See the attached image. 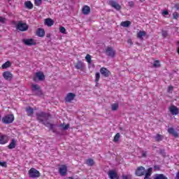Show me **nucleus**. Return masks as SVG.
Instances as JSON below:
<instances>
[{"mask_svg":"<svg viewBox=\"0 0 179 179\" xmlns=\"http://www.w3.org/2000/svg\"><path fill=\"white\" fill-rule=\"evenodd\" d=\"M105 54L110 58H114V57H115L116 52L113 47H108L105 50Z\"/></svg>","mask_w":179,"mask_h":179,"instance_id":"3","label":"nucleus"},{"mask_svg":"<svg viewBox=\"0 0 179 179\" xmlns=\"http://www.w3.org/2000/svg\"><path fill=\"white\" fill-rule=\"evenodd\" d=\"M145 36H146V31H140L137 34V38H139L140 40H143V37H145Z\"/></svg>","mask_w":179,"mask_h":179,"instance_id":"23","label":"nucleus"},{"mask_svg":"<svg viewBox=\"0 0 179 179\" xmlns=\"http://www.w3.org/2000/svg\"><path fill=\"white\" fill-rule=\"evenodd\" d=\"M155 139L157 142H160L163 141V136L161 134H157V136L155 137Z\"/></svg>","mask_w":179,"mask_h":179,"instance_id":"31","label":"nucleus"},{"mask_svg":"<svg viewBox=\"0 0 179 179\" xmlns=\"http://www.w3.org/2000/svg\"><path fill=\"white\" fill-rule=\"evenodd\" d=\"M100 73L104 76V78H108L111 75L110 70H108L106 67L100 69Z\"/></svg>","mask_w":179,"mask_h":179,"instance_id":"13","label":"nucleus"},{"mask_svg":"<svg viewBox=\"0 0 179 179\" xmlns=\"http://www.w3.org/2000/svg\"><path fill=\"white\" fill-rule=\"evenodd\" d=\"M37 79L41 81L44 80V79H45V76H44V73L41 71L36 73V76L35 77H34V81L37 82Z\"/></svg>","mask_w":179,"mask_h":179,"instance_id":"8","label":"nucleus"},{"mask_svg":"<svg viewBox=\"0 0 179 179\" xmlns=\"http://www.w3.org/2000/svg\"><path fill=\"white\" fill-rule=\"evenodd\" d=\"M178 43L179 44V41L178 42Z\"/></svg>","mask_w":179,"mask_h":179,"instance_id":"55","label":"nucleus"},{"mask_svg":"<svg viewBox=\"0 0 179 179\" xmlns=\"http://www.w3.org/2000/svg\"><path fill=\"white\" fill-rule=\"evenodd\" d=\"M10 66V62L7 61L6 63H4L2 66L1 68L3 69H6V68H9Z\"/></svg>","mask_w":179,"mask_h":179,"instance_id":"32","label":"nucleus"},{"mask_svg":"<svg viewBox=\"0 0 179 179\" xmlns=\"http://www.w3.org/2000/svg\"><path fill=\"white\" fill-rule=\"evenodd\" d=\"M160 66V62L159 60H156L154 62L153 67L154 68H159Z\"/></svg>","mask_w":179,"mask_h":179,"instance_id":"37","label":"nucleus"},{"mask_svg":"<svg viewBox=\"0 0 179 179\" xmlns=\"http://www.w3.org/2000/svg\"><path fill=\"white\" fill-rule=\"evenodd\" d=\"M60 33H62L63 34H66V29H65V27H60Z\"/></svg>","mask_w":179,"mask_h":179,"instance_id":"40","label":"nucleus"},{"mask_svg":"<svg viewBox=\"0 0 179 179\" xmlns=\"http://www.w3.org/2000/svg\"><path fill=\"white\" fill-rule=\"evenodd\" d=\"M86 164H87V166H94V160L92 159H88L86 160Z\"/></svg>","mask_w":179,"mask_h":179,"instance_id":"30","label":"nucleus"},{"mask_svg":"<svg viewBox=\"0 0 179 179\" xmlns=\"http://www.w3.org/2000/svg\"><path fill=\"white\" fill-rule=\"evenodd\" d=\"M26 111H27V115L29 117H31V115H33V114H34V109H33V108H31V107L27 108Z\"/></svg>","mask_w":179,"mask_h":179,"instance_id":"24","label":"nucleus"},{"mask_svg":"<svg viewBox=\"0 0 179 179\" xmlns=\"http://www.w3.org/2000/svg\"><path fill=\"white\" fill-rule=\"evenodd\" d=\"M128 5H129V6H130L131 8L134 7V1H129V2H128Z\"/></svg>","mask_w":179,"mask_h":179,"instance_id":"46","label":"nucleus"},{"mask_svg":"<svg viewBox=\"0 0 179 179\" xmlns=\"http://www.w3.org/2000/svg\"><path fill=\"white\" fill-rule=\"evenodd\" d=\"M16 148V140L13 139L10 143L8 145V149H15Z\"/></svg>","mask_w":179,"mask_h":179,"instance_id":"25","label":"nucleus"},{"mask_svg":"<svg viewBox=\"0 0 179 179\" xmlns=\"http://www.w3.org/2000/svg\"><path fill=\"white\" fill-rule=\"evenodd\" d=\"M169 110L172 115H178L179 114V109L178 108L177 106L174 105H171L169 108Z\"/></svg>","mask_w":179,"mask_h":179,"instance_id":"11","label":"nucleus"},{"mask_svg":"<svg viewBox=\"0 0 179 179\" xmlns=\"http://www.w3.org/2000/svg\"><path fill=\"white\" fill-rule=\"evenodd\" d=\"M8 1H12V0H8Z\"/></svg>","mask_w":179,"mask_h":179,"instance_id":"56","label":"nucleus"},{"mask_svg":"<svg viewBox=\"0 0 179 179\" xmlns=\"http://www.w3.org/2000/svg\"><path fill=\"white\" fill-rule=\"evenodd\" d=\"M59 128H62L63 131H67V129H69V124H66L65 126L64 125V124H61L60 125H59Z\"/></svg>","mask_w":179,"mask_h":179,"instance_id":"28","label":"nucleus"},{"mask_svg":"<svg viewBox=\"0 0 179 179\" xmlns=\"http://www.w3.org/2000/svg\"><path fill=\"white\" fill-rule=\"evenodd\" d=\"M3 77L6 80H12L13 75L11 74L10 71H5L3 73Z\"/></svg>","mask_w":179,"mask_h":179,"instance_id":"16","label":"nucleus"},{"mask_svg":"<svg viewBox=\"0 0 179 179\" xmlns=\"http://www.w3.org/2000/svg\"><path fill=\"white\" fill-rule=\"evenodd\" d=\"M15 120V116L13 115H7L2 118V122L3 124H12Z\"/></svg>","mask_w":179,"mask_h":179,"instance_id":"4","label":"nucleus"},{"mask_svg":"<svg viewBox=\"0 0 179 179\" xmlns=\"http://www.w3.org/2000/svg\"><path fill=\"white\" fill-rule=\"evenodd\" d=\"M155 179H167V177L163 174H158L155 176Z\"/></svg>","mask_w":179,"mask_h":179,"instance_id":"35","label":"nucleus"},{"mask_svg":"<svg viewBox=\"0 0 179 179\" xmlns=\"http://www.w3.org/2000/svg\"><path fill=\"white\" fill-rule=\"evenodd\" d=\"M54 23V20H52V19L51 18H47L45 20V24H46V26H48L49 27H51V26H52Z\"/></svg>","mask_w":179,"mask_h":179,"instance_id":"21","label":"nucleus"},{"mask_svg":"<svg viewBox=\"0 0 179 179\" xmlns=\"http://www.w3.org/2000/svg\"><path fill=\"white\" fill-rule=\"evenodd\" d=\"M122 177L123 179H129V178H128V176L123 175Z\"/></svg>","mask_w":179,"mask_h":179,"instance_id":"53","label":"nucleus"},{"mask_svg":"<svg viewBox=\"0 0 179 179\" xmlns=\"http://www.w3.org/2000/svg\"><path fill=\"white\" fill-rule=\"evenodd\" d=\"M173 19L177 20V19H178V17H179V14H178V13H177V12H174V13H173Z\"/></svg>","mask_w":179,"mask_h":179,"instance_id":"42","label":"nucleus"},{"mask_svg":"<svg viewBox=\"0 0 179 179\" xmlns=\"http://www.w3.org/2000/svg\"><path fill=\"white\" fill-rule=\"evenodd\" d=\"M82 12L83 15H89L90 13V7L89 6H84Z\"/></svg>","mask_w":179,"mask_h":179,"instance_id":"20","label":"nucleus"},{"mask_svg":"<svg viewBox=\"0 0 179 179\" xmlns=\"http://www.w3.org/2000/svg\"><path fill=\"white\" fill-rule=\"evenodd\" d=\"M75 97H76V94L70 92L69 94H67L66 98H65V102L66 103H71V101H72Z\"/></svg>","mask_w":179,"mask_h":179,"instance_id":"14","label":"nucleus"},{"mask_svg":"<svg viewBox=\"0 0 179 179\" xmlns=\"http://www.w3.org/2000/svg\"><path fill=\"white\" fill-rule=\"evenodd\" d=\"M29 29V25L26 23L22 22V21L19 22L17 24V30H20V31H26Z\"/></svg>","mask_w":179,"mask_h":179,"instance_id":"6","label":"nucleus"},{"mask_svg":"<svg viewBox=\"0 0 179 179\" xmlns=\"http://www.w3.org/2000/svg\"><path fill=\"white\" fill-rule=\"evenodd\" d=\"M99 80H100V73H96V74H95L96 86H97V85H99Z\"/></svg>","mask_w":179,"mask_h":179,"instance_id":"29","label":"nucleus"},{"mask_svg":"<svg viewBox=\"0 0 179 179\" xmlns=\"http://www.w3.org/2000/svg\"><path fill=\"white\" fill-rule=\"evenodd\" d=\"M24 6L27 9H33V3L30 1H25Z\"/></svg>","mask_w":179,"mask_h":179,"instance_id":"26","label":"nucleus"},{"mask_svg":"<svg viewBox=\"0 0 179 179\" xmlns=\"http://www.w3.org/2000/svg\"><path fill=\"white\" fill-rule=\"evenodd\" d=\"M5 143H8V136H0V145H5Z\"/></svg>","mask_w":179,"mask_h":179,"instance_id":"22","label":"nucleus"},{"mask_svg":"<svg viewBox=\"0 0 179 179\" xmlns=\"http://www.w3.org/2000/svg\"><path fill=\"white\" fill-rule=\"evenodd\" d=\"M162 15L167 16V15H169V11L167 10H164Z\"/></svg>","mask_w":179,"mask_h":179,"instance_id":"48","label":"nucleus"},{"mask_svg":"<svg viewBox=\"0 0 179 179\" xmlns=\"http://www.w3.org/2000/svg\"><path fill=\"white\" fill-rule=\"evenodd\" d=\"M36 36H38V37H44V36H45V31H44V29L38 28L36 30Z\"/></svg>","mask_w":179,"mask_h":179,"instance_id":"18","label":"nucleus"},{"mask_svg":"<svg viewBox=\"0 0 179 179\" xmlns=\"http://www.w3.org/2000/svg\"><path fill=\"white\" fill-rule=\"evenodd\" d=\"M108 176L110 179H120L118 173H117V172H115V171H109L108 173Z\"/></svg>","mask_w":179,"mask_h":179,"instance_id":"15","label":"nucleus"},{"mask_svg":"<svg viewBox=\"0 0 179 179\" xmlns=\"http://www.w3.org/2000/svg\"><path fill=\"white\" fill-rule=\"evenodd\" d=\"M168 132L171 135H173V136H174L175 138H178V133L176 131V129H174V128L169 127L168 129Z\"/></svg>","mask_w":179,"mask_h":179,"instance_id":"17","label":"nucleus"},{"mask_svg":"<svg viewBox=\"0 0 179 179\" xmlns=\"http://www.w3.org/2000/svg\"><path fill=\"white\" fill-rule=\"evenodd\" d=\"M135 174L137 177H142V176H145L146 174L145 167L138 166L136 170Z\"/></svg>","mask_w":179,"mask_h":179,"instance_id":"7","label":"nucleus"},{"mask_svg":"<svg viewBox=\"0 0 179 179\" xmlns=\"http://www.w3.org/2000/svg\"><path fill=\"white\" fill-rule=\"evenodd\" d=\"M120 26L122 27H129L131 26L130 21H124L120 23Z\"/></svg>","mask_w":179,"mask_h":179,"instance_id":"27","label":"nucleus"},{"mask_svg":"<svg viewBox=\"0 0 179 179\" xmlns=\"http://www.w3.org/2000/svg\"><path fill=\"white\" fill-rule=\"evenodd\" d=\"M0 166H1V167H6V166H7L6 162H0Z\"/></svg>","mask_w":179,"mask_h":179,"instance_id":"44","label":"nucleus"},{"mask_svg":"<svg viewBox=\"0 0 179 179\" xmlns=\"http://www.w3.org/2000/svg\"><path fill=\"white\" fill-rule=\"evenodd\" d=\"M119 105L118 103H113L111 105L112 111H117L118 110Z\"/></svg>","mask_w":179,"mask_h":179,"instance_id":"33","label":"nucleus"},{"mask_svg":"<svg viewBox=\"0 0 179 179\" xmlns=\"http://www.w3.org/2000/svg\"><path fill=\"white\" fill-rule=\"evenodd\" d=\"M120 133H117L116 135L114 136L113 142H118L120 141Z\"/></svg>","mask_w":179,"mask_h":179,"instance_id":"38","label":"nucleus"},{"mask_svg":"<svg viewBox=\"0 0 179 179\" xmlns=\"http://www.w3.org/2000/svg\"><path fill=\"white\" fill-rule=\"evenodd\" d=\"M29 176L30 178H37V177H40V172L37 169L31 168L29 171Z\"/></svg>","mask_w":179,"mask_h":179,"instance_id":"5","label":"nucleus"},{"mask_svg":"<svg viewBox=\"0 0 179 179\" xmlns=\"http://www.w3.org/2000/svg\"><path fill=\"white\" fill-rule=\"evenodd\" d=\"M59 173L60 176L65 177V176L68 174V167L66 165H62L61 167L59 168Z\"/></svg>","mask_w":179,"mask_h":179,"instance_id":"9","label":"nucleus"},{"mask_svg":"<svg viewBox=\"0 0 179 179\" xmlns=\"http://www.w3.org/2000/svg\"><path fill=\"white\" fill-rule=\"evenodd\" d=\"M41 3H42V0H35L34 1V4L36 5V6H40Z\"/></svg>","mask_w":179,"mask_h":179,"instance_id":"39","label":"nucleus"},{"mask_svg":"<svg viewBox=\"0 0 179 179\" xmlns=\"http://www.w3.org/2000/svg\"><path fill=\"white\" fill-rule=\"evenodd\" d=\"M0 23H2L3 24L6 23V18L0 16Z\"/></svg>","mask_w":179,"mask_h":179,"instance_id":"41","label":"nucleus"},{"mask_svg":"<svg viewBox=\"0 0 179 179\" xmlns=\"http://www.w3.org/2000/svg\"><path fill=\"white\" fill-rule=\"evenodd\" d=\"M152 171H153V168H149L145 174L144 179H150V176H152Z\"/></svg>","mask_w":179,"mask_h":179,"instance_id":"19","label":"nucleus"},{"mask_svg":"<svg viewBox=\"0 0 179 179\" xmlns=\"http://www.w3.org/2000/svg\"><path fill=\"white\" fill-rule=\"evenodd\" d=\"M159 152H160L161 155H166V152H164V150H160Z\"/></svg>","mask_w":179,"mask_h":179,"instance_id":"50","label":"nucleus"},{"mask_svg":"<svg viewBox=\"0 0 179 179\" xmlns=\"http://www.w3.org/2000/svg\"><path fill=\"white\" fill-rule=\"evenodd\" d=\"M127 43H128L129 44H130V45H132V44H134V43H132V40H131V39H129V40L127 41Z\"/></svg>","mask_w":179,"mask_h":179,"instance_id":"49","label":"nucleus"},{"mask_svg":"<svg viewBox=\"0 0 179 179\" xmlns=\"http://www.w3.org/2000/svg\"><path fill=\"white\" fill-rule=\"evenodd\" d=\"M50 34H47L46 37H50Z\"/></svg>","mask_w":179,"mask_h":179,"instance_id":"54","label":"nucleus"},{"mask_svg":"<svg viewBox=\"0 0 179 179\" xmlns=\"http://www.w3.org/2000/svg\"><path fill=\"white\" fill-rule=\"evenodd\" d=\"M76 68L77 69H82V68H83V63H82V62H78L76 64Z\"/></svg>","mask_w":179,"mask_h":179,"instance_id":"34","label":"nucleus"},{"mask_svg":"<svg viewBox=\"0 0 179 179\" xmlns=\"http://www.w3.org/2000/svg\"><path fill=\"white\" fill-rule=\"evenodd\" d=\"M36 120L37 121H38V122L43 124V125H45V127H47L50 130L54 129V124L48 122V120H50V117H51L49 113H47L45 112H39L36 113Z\"/></svg>","mask_w":179,"mask_h":179,"instance_id":"1","label":"nucleus"},{"mask_svg":"<svg viewBox=\"0 0 179 179\" xmlns=\"http://www.w3.org/2000/svg\"><path fill=\"white\" fill-rule=\"evenodd\" d=\"M85 59L88 64H92V56H90V55H87Z\"/></svg>","mask_w":179,"mask_h":179,"instance_id":"36","label":"nucleus"},{"mask_svg":"<svg viewBox=\"0 0 179 179\" xmlns=\"http://www.w3.org/2000/svg\"><path fill=\"white\" fill-rule=\"evenodd\" d=\"M142 157H146V152H145V151L142 152Z\"/></svg>","mask_w":179,"mask_h":179,"instance_id":"51","label":"nucleus"},{"mask_svg":"<svg viewBox=\"0 0 179 179\" xmlns=\"http://www.w3.org/2000/svg\"><path fill=\"white\" fill-rule=\"evenodd\" d=\"M167 31H162V36L166 38L167 37Z\"/></svg>","mask_w":179,"mask_h":179,"instance_id":"45","label":"nucleus"},{"mask_svg":"<svg viewBox=\"0 0 179 179\" xmlns=\"http://www.w3.org/2000/svg\"><path fill=\"white\" fill-rule=\"evenodd\" d=\"M22 43H24L25 45H28V46L36 45V44H37L36 41L33 38L23 39Z\"/></svg>","mask_w":179,"mask_h":179,"instance_id":"12","label":"nucleus"},{"mask_svg":"<svg viewBox=\"0 0 179 179\" xmlns=\"http://www.w3.org/2000/svg\"><path fill=\"white\" fill-rule=\"evenodd\" d=\"M108 3L112 8H114V9H115L116 10H121V5H120L118 2L113 0H110Z\"/></svg>","mask_w":179,"mask_h":179,"instance_id":"10","label":"nucleus"},{"mask_svg":"<svg viewBox=\"0 0 179 179\" xmlns=\"http://www.w3.org/2000/svg\"><path fill=\"white\" fill-rule=\"evenodd\" d=\"M32 92L35 96H43V91L41 90V87H39V85L37 84L32 85Z\"/></svg>","mask_w":179,"mask_h":179,"instance_id":"2","label":"nucleus"},{"mask_svg":"<svg viewBox=\"0 0 179 179\" xmlns=\"http://www.w3.org/2000/svg\"><path fill=\"white\" fill-rule=\"evenodd\" d=\"M175 8H176V10H179V4H176Z\"/></svg>","mask_w":179,"mask_h":179,"instance_id":"52","label":"nucleus"},{"mask_svg":"<svg viewBox=\"0 0 179 179\" xmlns=\"http://www.w3.org/2000/svg\"><path fill=\"white\" fill-rule=\"evenodd\" d=\"M174 89L173 86H169L168 88V93H171V92Z\"/></svg>","mask_w":179,"mask_h":179,"instance_id":"47","label":"nucleus"},{"mask_svg":"<svg viewBox=\"0 0 179 179\" xmlns=\"http://www.w3.org/2000/svg\"><path fill=\"white\" fill-rule=\"evenodd\" d=\"M159 170H160V166L159 165L154 166V171H159Z\"/></svg>","mask_w":179,"mask_h":179,"instance_id":"43","label":"nucleus"}]
</instances>
